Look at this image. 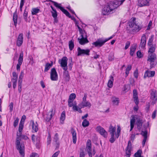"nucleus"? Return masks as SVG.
Segmentation results:
<instances>
[{
	"label": "nucleus",
	"mask_w": 157,
	"mask_h": 157,
	"mask_svg": "<svg viewBox=\"0 0 157 157\" xmlns=\"http://www.w3.org/2000/svg\"><path fill=\"white\" fill-rule=\"evenodd\" d=\"M48 136L47 139V145H49L51 144V138L50 133H48Z\"/></svg>",
	"instance_id": "603ef678"
},
{
	"label": "nucleus",
	"mask_w": 157,
	"mask_h": 157,
	"mask_svg": "<svg viewBox=\"0 0 157 157\" xmlns=\"http://www.w3.org/2000/svg\"><path fill=\"white\" fill-rule=\"evenodd\" d=\"M132 69V66L130 65H128L125 71V75L126 77H127L128 76V74L129 73V71Z\"/></svg>",
	"instance_id": "ea45409f"
},
{
	"label": "nucleus",
	"mask_w": 157,
	"mask_h": 157,
	"mask_svg": "<svg viewBox=\"0 0 157 157\" xmlns=\"http://www.w3.org/2000/svg\"><path fill=\"white\" fill-rule=\"evenodd\" d=\"M50 78L52 81H57L58 79V75L55 67L52 68L50 72Z\"/></svg>",
	"instance_id": "1a4fd4ad"
},
{
	"label": "nucleus",
	"mask_w": 157,
	"mask_h": 157,
	"mask_svg": "<svg viewBox=\"0 0 157 157\" xmlns=\"http://www.w3.org/2000/svg\"><path fill=\"white\" fill-rule=\"evenodd\" d=\"M40 11V10L37 7L33 8L32 10V14L33 15H36Z\"/></svg>",
	"instance_id": "72a5a7b5"
},
{
	"label": "nucleus",
	"mask_w": 157,
	"mask_h": 157,
	"mask_svg": "<svg viewBox=\"0 0 157 157\" xmlns=\"http://www.w3.org/2000/svg\"><path fill=\"white\" fill-rule=\"evenodd\" d=\"M135 123V117H133L130 120V132L132 131L133 129L134 124Z\"/></svg>",
	"instance_id": "7c9ffc66"
},
{
	"label": "nucleus",
	"mask_w": 157,
	"mask_h": 157,
	"mask_svg": "<svg viewBox=\"0 0 157 157\" xmlns=\"http://www.w3.org/2000/svg\"><path fill=\"white\" fill-rule=\"evenodd\" d=\"M155 47L153 46V45H152L151 46V48H149L148 51V53H154V52H155Z\"/></svg>",
	"instance_id": "de8ad7c7"
},
{
	"label": "nucleus",
	"mask_w": 157,
	"mask_h": 157,
	"mask_svg": "<svg viewBox=\"0 0 157 157\" xmlns=\"http://www.w3.org/2000/svg\"><path fill=\"white\" fill-rule=\"evenodd\" d=\"M72 108L74 111H78L79 113H81L82 112V111L81 110V109H82V108H80V107L78 106H77L73 105Z\"/></svg>",
	"instance_id": "e433bc0d"
},
{
	"label": "nucleus",
	"mask_w": 157,
	"mask_h": 157,
	"mask_svg": "<svg viewBox=\"0 0 157 157\" xmlns=\"http://www.w3.org/2000/svg\"><path fill=\"white\" fill-rule=\"evenodd\" d=\"M80 33L81 34V38H84L85 39H87L86 33L84 30H83L81 33Z\"/></svg>",
	"instance_id": "58836bf2"
},
{
	"label": "nucleus",
	"mask_w": 157,
	"mask_h": 157,
	"mask_svg": "<svg viewBox=\"0 0 157 157\" xmlns=\"http://www.w3.org/2000/svg\"><path fill=\"white\" fill-rule=\"evenodd\" d=\"M137 56L140 58L143 57V54L140 51H138L136 53Z\"/></svg>",
	"instance_id": "bf43d9fd"
},
{
	"label": "nucleus",
	"mask_w": 157,
	"mask_h": 157,
	"mask_svg": "<svg viewBox=\"0 0 157 157\" xmlns=\"http://www.w3.org/2000/svg\"><path fill=\"white\" fill-rule=\"evenodd\" d=\"M75 98V94L74 93H72L69 96L68 100H71L73 101L74 99Z\"/></svg>",
	"instance_id": "8fccbe9b"
},
{
	"label": "nucleus",
	"mask_w": 157,
	"mask_h": 157,
	"mask_svg": "<svg viewBox=\"0 0 157 157\" xmlns=\"http://www.w3.org/2000/svg\"><path fill=\"white\" fill-rule=\"evenodd\" d=\"M89 121L87 120L86 119H85L82 122V126L84 127H86L88 126L89 125Z\"/></svg>",
	"instance_id": "4c0bfd02"
},
{
	"label": "nucleus",
	"mask_w": 157,
	"mask_h": 157,
	"mask_svg": "<svg viewBox=\"0 0 157 157\" xmlns=\"http://www.w3.org/2000/svg\"><path fill=\"white\" fill-rule=\"evenodd\" d=\"M149 77H153L155 75V71H149Z\"/></svg>",
	"instance_id": "338daca9"
},
{
	"label": "nucleus",
	"mask_w": 157,
	"mask_h": 157,
	"mask_svg": "<svg viewBox=\"0 0 157 157\" xmlns=\"http://www.w3.org/2000/svg\"><path fill=\"white\" fill-rule=\"evenodd\" d=\"M153 41V36H151L150 38H149V40H148L147 44L149 46H151L153 45L152 44V42Z\"/></svg>",
	"instance_id": "5fc2aeb1"
},
{
	"label": "nucleus",
	"mask_w": 157,
	"mask_h": 157,
	"mask_svg": "<svg viewBox=\"0 0 157 157\" xmlns=\"http://www.w3.org/2000/svg\"><path fill=\"white\" fill-rule=\"evenodd\" d=\"M77 56H83L84 55L89 56L90 55V50L89 49H82L80 47H78L77 48Z\"/></svg>",
	"instance_id": "0eeeda50"
},
{
	"label": "nucleus",
	"mask_w": 157,
	"mask_h": 157,
	"mask_svg": "<svg viewBox=\"0 0 157 157\" xmlns=\"http://www.w3.org/2000/svg\"><path fill=\"white\" fill-rule=\"evenodd\" d=\"M91 106V103L89 101H86L85 102H81L78 104V106L80 108H84L86 107H88L90 108Z\"/></svg>",
	"instance_id": "aec40b11"
},
{
	"label": "nucleus",
	"mask_w": 157,
	"mask_h": 157,
	"mask_svg": "<svg viewBox=\"0 0 157 157\" xmlns=\"http://www.w3.org/2000/svg\"><path fill=\"white\" fill-rule=\"evenodd\" d=\"M136 46L135 45L133 46H132L130 47V54L131 56H133L136 51Z\"/></svg>",
	"instance_id": "473e14b6"
},
{
	"label": "nucleus",
	"mask_w": 157,
	"mask_h": 157,
	"mask_svg": "<svg viewBox=\"0 0 157 157\" xmlns=\"http://www.w3.org/2000/svg\"><path fill=\"white\" fill-rule=\"evenodd\" d=\"M147 61L150 62L151 68H153L157 64L156 56L155 53H149Z\"/></svg>",
	"instance_id": "20e7f679"
},
{
	"label": "nucleus",
	"mask_w": 157,
	"mask_h": 157,
	"mask_svg": "<svg viewBox=\"0 0 157 157\" xmlns=\"http://www.w3.org/2000/svg\"><path fill=\"white\" fill-rule=\"evenodd\" d=\"M109 80L107 86L109 88H112L113 86V83L114 81L113 77L111 75L109 76Z\"/></svg>",
	"instance_id": "cd10ccee"
},
{
	"label": "nucleus",
	"mask_w": 157,
	"mask_h": 157,
	"mask_svg": "<svg viewBox=\"0 0 157 157\" xmlns=\"http://www.w3.org/2000/svg\"><path fill=\"white\" fill-rule=\"evenodd\" d=\"M71 132L72 135V141L74 144H75L77 141L76 132L75 130L73 128H71Z\"/></svg>",
	"instance_id": "6ab92c4d"
},
{
	"label": "nucleus",
	"mask_w": 157,
	"mask_h": 157,
	"mask_svg": "<svg viewBox=\"0 0 157 157\" xmlns=\"http://www.w3.org/2000/svg\"><path fill=\"white\" fill-rule=\"evenodd\" d=\"M116 129V127H113L111 125H110L109 132L111 135H114Z\"/></svg>",
	"instance_id": "c756f323"
},
{
	"label": "nucleus",
	"mask_w": 157,
	"mask_h": 157,
	"mask_svg": "<svg viewBox=\"0 0 157 157\" xmlns=\"http://www.w3.org/2000/svg\"><path fill=\"white\" fill-rule=\"evenodd\" d=\"M106 42V40L103 39L102 38H100L94 42H93L92 44L96 47H101Z\"/></svg>",
	"instance_id": "6e6552de"
},
{
	"label": "nucleus",
	"mask_w": 157,
	"mask_h": 157,
	"mask_svg": "<svg viewBox=\"0 0 157 157\" xmlns=\"http://www.w3.org/2000/svg\"><path fill=\"white\" fill-rule=\"evenodd\" d=\"M115 141V139H114V135H111V138L110 139L109 141L111 143H113Z\"/></svg>",
	"instance_id": "680f3d73"
},
{
	"label": "nucleus",
	"mask_w": 157,
	"mask_h": 157,
	"mask_svg": "<svg viewBox=\"0 0 157 157\" xmlns=\"http://www.w3.org/2000/svg\"><path fill=\"white\" fill-rule=\"evenodd\" d=\"M31 122H32V129L33 130L32 131L33 132H37L38 131V124L36 122L35 123L34 122L33 120H31Z\"/></svg>",
	"instance_id": "412c9836"
},
{
	"label": "nucleus",
	"mask_w": 157,
	"mask_h": 157,
	"mask_svg": "<svg viewBox=\"0 0 157 157\" xmlns=\"http://www.w3.org/2000/svg\"><path fill=\"white\" fill-rule=\"evenodd\" d=\"M142 28V26L138 25L136 24V18L133 17L128 22L126 30L128 33L135 34L139 32Z\"/></svg>",
	"instance_id": "f03ea898"
},
{
	"label": "nucleus",
	"mask_w": 157,
	"mask_h": 157,
	"mask_svg": "<svg viewBox=\"0 0 157 157\" xmlns=\"http://www.w3.org/2000/svg\"><path fill=\"white\" fill-rule=\"evenodd\" d=\"M133 98L134 99V101L136 106L133 108L134 110L135 111H137L138 110V105L139 103V99L138 96L137 91L136 90H134L133 91Z\"/></svg>",
	"instance_id": "39448f33"
},
{
	"label": "nucleus",
	"mask_w": 157,
	"mask_h": 157,
	"mask_svg": "<svg viewBox=\"0 0 157 157\" xmlns=\"http://www.w3.org/2000/svg\"><path fill=\"white\" fill-rule=\"evenodd\" d=\"M79 157H85V154L84 150L82 149H80L79 153Z\"/></svg>",
	"instance_id": "13d9d810"
},
{
	"label": "nucleus",
	"mask_w": 157,
	"mask_h": 157,
	"mask_svg": "<svg viewBox=\"0 0 157 157\" xmlns=\"http://www.w3.org/2000/svg\"><path fill=\"white\" fill-rule=\"evenodd\" d=\"M53 141L55 142L56 145V148H59L60 144L59 141V135L57 133H56L53 137Z\"/></svg>",
	"instance_id": "5701e85b"
},
{
	"label": "nucleus",
	"mask_w": 157,
	"mask_h": 157,
	"mask_svg": "<svg viewBox=\"0 0 157 157\" xmlns=\"http://www.w3.org/2000/svg\"><path fill=\"white\" fill-rule=\"evenodd\" d=\"M114 56L112 54H110L109 56V60L110 61H112L114 59Z\"/></svg>",
	"instance_id": "0e129e2a"
},
{
	"label": "nucleus",
	"mask_w": 157,
	"mask_h": 157,
	"mask_svg": "<svg viewBox=\"0 0 157 157\" xmlns=\"http://www.w3.org/2000/svg\"><path fill=\"white\" fill-rule=\"evenodd\" d=\"M69 49L70 51H72L74 47V41L72 40H71L69 42Z\"/></svg>",
	"instance_id": "f704fd0d"
},
{
	"label": "nucleus",
	"mask_w": 157,
	"mask_h": 157,
	"mask_svg": "<svg viewBox=\"0 0 157 157\" xmlns=\"http://www.w3.org/2000/svg\"><path fill=\"white\" fill-rule=\"evenodd\" d=\"M52 117V114H51L50 115H47L46 117L45 118L44 120L45 121L47 122L50 121Z\"/></svg>",
	"instance_id": "c03bdc74"
},
{
	"label": "nucleus",
	"mask_w": 157,
	"mask_h": 157,
	"mask_svg": "<svg viewBox=\"0 0 157 157\" xmlns=\"http://www.w3.org/2000/svg\"><path fill=\"white\" fill-rule=\"evenodd\" d=\"M13 102H11L9 105L10 112H12L13 110Z\"/></svg>",
	"instance_id": "69168bd1"
},
{
	"label": "nucleus",
	"mask_w": 157,
	"mask_h": 157,
	"mask_svg": "<svg viewBox=\"0 0 157 157\" xmlns=\"http://www.w3.org/2000/svg\"><path fill=\"white\" fill-rule=\"evenodd\" d=\"M142 151L141 150L139 149L134 154L135 157H143L141 156Z\"/></svg>",
	"instance_id": "a19ab883"
},
{
	"label": "nucleus",
	"mask_w": 157,
	"mask_h": 157,
	"mask_svg": "<svg viewBox=\"0 0 157 157\" xmlns=\"http://www.w3.org/2000/svg\"><path fill=\"white\" fill-rule=\"evenodd\" d=\"M68 59L66 56L63 57L62 59L59 60V63L60 64V66L64 70H67Z\"/></svg>",
	"instance_id": "423d86ee"
},
{
	"label": "nucleus",
	"mask_w": 157,
	"mask_h": 157,
	"mask_svg": "<svg viewBox=\"0 0 157 157\" xmlns=\"http://www.w3.org/2000/svg\"><path fill=\"white\" fill-rule=\"evenodd\" d=\"M151 99L152 101V103L153 104H155L157 101V92L156 90L152 89L151 90Z\"/></svg>",
	"instance_id": "9b49d317"
},
{
	"label": "nucleus",
	"mask_w": 157,
	"mask_h": 157,
	"mask_svg": "<svg viewBox=\"0 0 157 157\" xmlns=\"http://www.w3.org/2000/svg\"><path fill=\"white\" fill-rule=\"evenodd\" d=\"M60 153V151H58L54 153L52 155V157H57L58 155Z\"/></svg>",
	"instance_id": "774afa93"
},
{
	"label": "nucleus",
	"mask_w": 157,
	"mask_h": 157,
	"mask_svg": "<svg viewBox=\"0 0 157 157\" xmlns=\"http://www.w3.org/2000/svg\"><path fill=\"white\" fill-rule=\"evenodd\" d=\"M130 44V42L129 41H127L125 43V46L124 49L126 50L129 47Z\"/></svg>",
	"instance_id": "e2e57ef3"
},
{
	"label": "nucleus",
	"mask_w": 157,
	"mask_h": 157,
	"mask_svg": "<svg viewBox=\"0 0 157 157\" xmlns=\"http://www.w3.org/2000/svg\"><path fill=\"white\" fill-rule=\"evenodd\" d=\"M63 72V76L66 81H69L70 79V75L67 70H64Z\"/></svg>",
	"instance_id": "393cba45"
},
{
	"label": "nucleus",
	"mask_w": 157,
	"mask_h": 157,
	"mask_svg": "<svg viewBox=\"0 0 157 157\" xmlns=\"http://www.w3.org/2000/svg\"><path fill=\"white\" fill-rule=\"evenodd\" d=\"M125 0H118L108 2L103 8L102 13L104 15H108L113 13V10L122 5Z\"/></svg>",
	"instance_id": "f257e3e1"
},
{
	"label": "nucleus",
	"mask_w": 157,
	"mask_h": 157,
	"mask_svg": "<svg viewBox=\"0 0 157 157\" xmlns=\"http://www.w3.org/2000/svg\"><path fill=\"white\" fill-rule=\"evenodd\" d=\"M22 132L17 133V137L16 139L15 145L17 149L19 151L21 155V157H24L25 156V146L24 144H21V139L20 137L22 136Z\"/></svg>",
	"instance_id": "7ed1b4c3"
},
{
	"label": "nucleus",
	"mask_w": 157,
	"mask_h": 157,
	"mask_svg": "<svg viewBox=\"0 0 157 157\" xmlns=\"http://www.w3.org/2000/svg\"><path fill=\"white\" fill-rule=\"evenodd\" d=\"M78 40L79 43L81 45H84L89 42L87 39H85L82 38H78Z\"/></svg>",
	"instance_id": "b1692460"
},
{
	"label": "nucleus",
	"mask_w": 157,
	"mask_h": 157,
	"mask_svg": "<svg viewBox=\"0 0 157 157\" xmlns=\"http://www.w3.org/2000/svg\"><path fill=\"white\" fill-rule=\"evenodd\" d=\"M146 43V35L143 34L142 36L140 47L144 48L145 47Z\"/></svg>",
	"instance_id": "a211bd4d"
},
{
	"label": "nucleus",
	"mask_w": 157,
	"mask_h": 157,
	"mask_svg": "<svg viewBox=\"0 0 157 157\" xmlns=\"http://www.w3.org/2000/svg\"><path fill=\"white\" fill-rule=\"evenodd\" d=\"M112 100L113 104L116 105H118L119 100L118 98L113 96L112 97Z\"/></svg>",
	"instance_id": "2f4dec72"
},
{
	"label": "nucleus",
	"mask_w": 157,
	"mask_h": 157,
	"mask_svg": "<svg viewBox=\"0 0 157 157\" xmlns=\"http://www.w3.org/2000/svg\"><path fill=\"white\" fill-rule=\"evenodd\" d=\"M28 11L26 10V7L24 11V12L23 14V16L24 19L26 22L27 21H28Z\"/></svg>",
	"instance_id": "c9c22d12"
},
{
	"label": "nucleus",
	"mask_w": 157,
	"mask_h": 157,
	"mask_svg": "<svg viewBox=\"0 0 157 157\" xmlns=\"http://www.w3.org/2000/svg\"><path fill=\"white\" fill-rule=\"evenodd\" d=\"M24 71H21V72L20 73V75H19V78H18V80L19 81H22V79L24 77Z\"/></svg>",
	"instance_id": "864d4df0"
},
{
	"label": "nucleus",
	"mask_w": 157,
	"mask_h": 157,
	"mask_svg": "<svg viewBox=\"0 0 157 157\" xmlns=\"http://www.w3.org/2000/svg\"><path fill=\"white\" fill-rule=\"evenodd\" d=\"M149 123L148 122L147 125H144L143 128L144 129H143L141 130V133H140L141 135L144 137V138H147V128L149 127Z\"/></svg>",
	"instance_id": "ddd939ff"
},
{
	"label": "nucleus",
	"mask_w": 157,
	"mask_h": 157,
	"mask_svg": "<svg viewBox=\"0 0 157 157\" xmlns=\"http://www.w3.org/2000/svg\"><path fill=\"white\" fill-rule=\"evenodd\" d=\"M73 64V63L72 62V58L71 57L69 59V64H68L69 69L70 70L71 69Z\"/></svg>",
	"instance_id": "3c124183"
},
{
	"label": "nucleus",
	"mask_w": 157,
	"mask_h": 157,
	"mask_svg": "<svg viewBox=\"0 0 157 157\" xmlns=\"http://www.w3.org/2000/svg\"><path fill=\"white\" fill-rule=\"evenodd\" d=\"M17 10L13 13V20L15 26H17Z\"/></svg>",
	"instance_id": "c85d7f7f"
},
{
	"label": "nucleus",
	"mask_w": 157,
	"mask_h": 157,
	"mask_svg": "<svg viewBox=\"0 0 157 157\" xmlns=\"http://www.w3.org/2000/svg\"><path fill=\"white\" fill-rule=\"evenodd\" d=\"M151 0H138V5L140 7L149 6V1Z\"/></svg>",
	"instance_id": "2eb2a0df"
},
{
	"label": "nucleus",
	"mask_w": 157,
	"mask_h": 157,
	"mask_svg": "<svg viewBox=\"0 0 157 157\" xmlns=\"http://www.w3.org/2000/svg\"><path fill=\"white\" fill-rule=\"evenodd\" d=\"M66 118V113L65 111H63L60 116V123L63 124H64V121Z\"/></svg>",
	"instance_id": "bb28decb"
},
{
	"label": "nucleus",
	"mask_w": 157,
	"mask_h": 157,
	"mask_svg": "<svg viewBox=\"0 0 157 157\" xmlns=\"http://www.w3.org/2000/svg\"><path fill=\"white\" fill-rule=\"evenodd\" d=\"M131 148H127L126 150L125 154L127 157H130L131 155Z\"/></svg>",
	"instance_id": "49530a36"
},
{
	"label": "nucleus",
	"mask_w": 157,
	"mask_h": 157,
	"mask_svg": "<svg viewBox=\"0 0 157 157\" xmlns=\"http://www.w3.org/2000/svg\"><path fill=\"white\" fill-rule=\"evenodd\" d=\"M13 78H11L12 79H14L17 80L18 75L16 74L15 72H13L12 73Z\"/></svg>",
	"instance_id": "6e6d98bb"
},
{
	"label": "nucleus",
	"mask_w": 157,
	"mask_h": 157,
	"mask_svg": "<svg viewBox=\"0 0 157 157\" xmlns=\"http://www.w3.org/2000/svg\"><path fill=\"white\" fill-rule=\"evenodd\" d=\"M23 34L22 33H20L16 42V44L18 47H20L21 45L23 42Z\"/></svg>",
	"instance_id": "dca6fc26"
},
{
	"label": "nucleus",
	"mask_w": 157,
	"mask_h": 157,
	"mask_svg": "<svg viewBox=\"0 0 157 157\" xmlns=\"http://www.w3.org/2000/svg\"><path fill=\"white\" fill-rule=\"evenodd\" d=\"M57 8L59 9L66 16L70 18H71L72 16L70 15L69 12L66 10L65 9L64 7L60 6L59 5L58 7Z\"/></svg>",
	"instance_id": "4be33fe9"
},
{
	"label": "nucleus",
	"mask_w": 157,
	"mask_h": 157,
	"mask_svg": "<svg viewBox=\"0 0 157 157\" xmlns=\"http://www.w3.org/2000/svg\"><path fill=\"white\" fill-rule=\"evenodd\" d=\"M24 123H22L21 121H20L19 125L18 131L19 132H22L24 127Z\"/></svg>",
	"instance_id": "a18cd8bd"
},
{
	"label": "nucleus",
	"mask_w": 157,
	"mask_h": 157,
	"mask_svg": "<svg viewBox=\"0 0 157 157\" xmlns=\"http://www.w3.org/2000/svg\"><path fill=\"white\" fill-rule=\"evenodd\" d=\"M86 147L89 157H92V153H91L92 151L91 143L90 140L89 139L87 141Z\"/></svg>",
	"instance_id": "f8f14e48"
},
{
	"label": "nucleus",
	"mask_w": 157,
	"mask_h": 157,
	"mask_svg": "<svg viewBox=\"0 0 157 157\" xmlns=\"http://www.w3.org/2000/svg\"><path fill=\"white\" fill-rule=\"evenodd\" d=\"M136 124L137 125V129L139 131L143 129L142 127H143V125H145L144 124L143 121L140 119L137 120Z\"/></svg>",
	"instance_id": "f3484780"
},
{
	"label": "nucleus",
	"mask_w": 157,
	"mask_h": 157,
	"mask_svg": "<svg viewBox=\"0 0 157 157\" xmlns=\"http://www.w3.org/2000/svg\"><path fill=\"white\" fill-rule=\"evenodd\" d=\"M36 146L37 148L39 147L40 142V138L38 136H36Z\"/></svg>",
	"instance_id": "37998d69"
},
{
	"label": "nucleus",
	"mask_w": 157,
	"mask_h": 157,
	"mask_svg": "<svg viewBox=\"0 0 157 157\" xmlns=\"http://www.w3.org/2000/svg\"><path fill=\"white\" fill-rule=\"evenodd\" d=\"M96 131L105 138L107 136V132L105 129L100 126H98L96 128Z\"/></svg>",
	"instance_id": "9d476101"
},
{
	"label": "nucleus",
	"mask_w": 157,
	"mask_h": 157,
	"mask_svg": "<svg viewBox=\"0 0 157 157\" xmlns=\"http://www.w3.org/2000/svg\"><path fill=\"white\" fill-rule=\"evenodd\" d=\"M53 64V62L52 61H51V63H46L45 66L44 72H47L49 70L50 68L52 67Z\"/></svg>",
	"instance_id": "a878e982"
},
{
	"label": "nucleus",
	"mask_w": 157,
	"mask_h": 157,
	"mask_svg": "<svg viewBox=\"0 0 157 157\" xmlns=\"http://www.w3.org/2000/svg\"><path fill=\"white\" fill-rule=\"evenodd\" d=\"M23 52L20 53L18 60V63L17 65L16 68L17 71H19L20 70V66L23 61Z\"/></svg>",
	"instance_id": "4468645a"
},
{
	"label": "nucleus",
	"mask_w": 157,
	"mask_h": 157,
	"mask_svg": "<svg viewBox=\"0 0 157 157\" xmlns=\"http://www.w3.org/2000/svg\"><path fill=\"white\" fill-rule=\"evenodd\" d=\"M51 13L52 16L53 18H57V12L56 10L54 11L53 12L52 11Z\"/></svg>",
	"instance_id": "052dcab7"
},
{
	"label": "nucleus",
	"mask_w": 157,
	"mask_h": 157,
	"mask_svg": "<svg viewBox=\"0 0 157 157\" xmlns=\"http://www.w3.org/2000/svg\"><path fill=\"white\" fill-rule=\"evenodd\" d=\"M17 80V79H11V81L13 83V88L14 89H15L16 87Z\"/></svg>",
	"instance_id": "09e8293b"
},
{
	"label": "nucleus",
	"mask_w": 157,
	"mask_h": 157,
	"mask_svg": "<svg viewBox=\"0 0 157 157\" xmlns=\"http://www.w3.org/2000/svg\"><path fill=\"white\" fill-rule=\"evenodd\" d=\"M19 121V118L17 117L16 119L14 121L13 123V126L16 128L17 125Z\"/></svg>",
	"instance_id": "4d7b16f0"
},
{
	"label": "nucleus",
	"mask_w": 157,
	"mask_h": 157,
	"mask_svg": "<svg viewBox=\"0 0 157 157\" xmlns=\"http://www.w3.org/2000/svg\"><path fill=\"white\" fill-rule=\"evenodd\" d=\"M22 81H18V90L19 93H21V88L22 86Z\"/></svg>",
	"instance_id": "79ce46f5"
}]
</instances>
